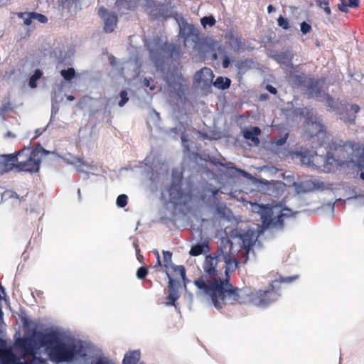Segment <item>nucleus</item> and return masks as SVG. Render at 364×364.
Wrapping results in <instances>:
<instances>
[{
  "label": "nucleus",
  "mask_w": 364,
  "mask_h": 364,
  "mask_svg": "<svg viewBox=\"0 0 364 364\" xmlns=\"http://www.w3.org/2000/svg\"><path fill=\"white\" fill-rule=\"evenodd\" d=\"M298 193L309 192L320 188L323 183L316 181L306 180L300 183H294Z\"/></svg>",
  "instance_id": "19"
},
{
  "label": "nucleus",
  "mask_w": 364,
  "mask_h": 364,
  "mask_svg": "<svg viewBox=\"0 0 364 364\" xmlns=\"http://www.w3.org/2000/svg\"><path fill=\"white\" fill-rule=\"evenodd\" d=\"M225 39L231 48L238 52L243 48L245 39L241 38L238 34L235 33L232 31H229L225 33Z\"/></svg>",
  "instance_id": "17"
},
{
  "label": "nucleus",
  "mask_w": 364,
  "mask_h": 364,
  "mask_svg": "<svg viewBox=\"0 0 364 364\" xmlns=\"http://www.w3.org/2000/svg\"><path fill=\"white\" fill-rule=\"evenodd\" d=\"M45 129H44L43 131H41L39 129H36V136H40Z\"/></svg>",
  "instance_id": "60"
},
{
  "label": "nucleus",
  "mask_w": 364,
  "mask_h": 364,
  "mask_svg": "<svg viewBox=\"0 0 364 364\" xmlns=\"http://www.w3.org/2000/svg\"><path fill=\"white\" fill-rule=\"evenodd\" d=\"M4 196H9L10 198H18V196L16 193L12 191H6Z\"/></svg>",
  "instance_id": "53"
},
{
  "label": "nucleus",
  "mask_w": 364,
  "mask_h": 364,
  "mask_svg": "<svg viewBox=\"0 0 364 364\" xmlns=\"http://www.w3.org/2000/svg\"><path fill=\"white\" fill-rule=\"evenodd\" d=\"M250 206L253 213L260 215L264 228L270 227L282 228L284 218H289L297 213L296 212H292L289 208H283L281 204L264 205L257 203H251Z\"/></svg>",
  "instance_id": "3"
},
{
  "label": "nucleus",
  "mask_w": 364,
  "mask_h": 364,
  "mask_svg": "<svg viewBox=\"0 0 364 364\" xmlns=\"http://www.w3.org/2000/svg\"><path fill=\"white\" fill-rule=\"evenodd\" d=\"M220 260V257H218V251L216 252L215 256H213L212 255H209L205 257V259L203 264V269L207 274L202 275L198 279L194 280L193 283L197 288H198V287L196 285V282L200 280L203 277H206V279L209 282L213 281V280H217V281H218V280L225 281V279L228 280V278H225L224 279H221L220 277H218V275L216 274L217 270L215 268H216L217 264ZM198 289V295L203 296L205 297L207 299L211 301V299H209L208 297L201 294L200 292V289Z\"/></svg>",
  "instance_id": "10"
},
{
  "label": "nucleus",
  "mask_w": 364,
  "mask_h": 364,
  "mask_svg": "<svg viewBox=\"0 0 364 364\" xmlns=\"http://www.w3.org/2000/svg\"><path fill=\"white\" fill-rule=\"evenodd\" d=\"M120 100L118 102V105L120 107H122L125 105V104L128 102V93L126 90H122L119 93Z\"/></svg>",
  "instance_id": "38"
},
{
  "label": "nucleus",
  "mask_w": 364,
  "mask_h": 364,
  "mask_svg": "<svg viewBox=\"0 0 364 364\" xmlns=\"http://www.w3.org/2000/svg\"><path fill=\"white\" fill-rule=\"evenodd\" d=\"M146 44L149 50L150 60L157 70L161 69L165 59L171 58L176 60L182 55L180 46L165 43L158 36Z\"/></svg>",
  "instance_id": "4"
},
{
  "label": "nucleus",
  "mask_w": 364,
  "mask_h": 364,
  "mask_svg": "<svg viewBox=\"0 0 364 364\" xmlns=\"http://www.w3.org/2000/svg\"><path fill=\"white\" fill-rule=\"evenodd\" d=\"M207 191L210 192L213 197H215L219 192V189L213 186H210Z\"/></svg>",
  "instance_id": "49"
},
{
  "label": "nucleus",
  "mask_w": 364,
  "mask_h": 364,
  "mask_svg": "<svg viewBox=\"0 0 364 364\" xmlns=\"http://www.w3.org/2000/svg\"><path fill=\"white\" fill-rule=\"evenodd\" d=\"M11 109V107L9 102L4 103L0 108V116H2L7 110Z\"/></svg>",
  "instance_id": "46"
},
{
  "label": "nucleus",
  "mask_w": 364,
  "mask_h": 364,
  "mask_svg": "<svg viewBox=\"0 0 364 364\" xmlns=\"http://www.w3.org/2000/svg\"><path fill=\"white\" fill-rule=\"evenodd\" d=\"M359 169L360 171V177L364 180V157L361 158L359 161Z\"/></svg>",
  "instance_id": "48"
},
{
  "label": "nucleus",
  "mask_w": 364,
  "mask_h": 364,
  "mask_svg": "<svg viewBox=\"0 0 364 364\" xmlns=\"http://www.w3.org/2000/svg\"><path fill=\"white\" fill-rule=\"evenodd\" d=\"M288 136H289V134L286 133L284 136L281 137L280 139H276L274 141L275 144L277 146H282V145L284 144L287 141Z\"/></svg>",
  "instance_id": "47"
},
{
  "label": "nucleus",
  "mask_w": 364,
  "mask_h": 364,
  "mask_svg": "<svg viewBox=\"0 0 364 364\" xmlns=\"http://www.w3.org/2000/svg\"><path fill=\"white\" fill-rule=\"evenodd\" d=\"M148 274V271L146 267H141L137 269L136 276L139 279H143L146 277Z\"/></svg>",
  "instance_id": "44"
},
{
  "label": "nucleus",
  "mask_w": 364,
  "mask_h": 364,
  "mask_svg": "<svg viewBox=\"0 0 364 364\" xmlns=\"http://www.w3.org/2000/svg\"><path fill=\"white\" fill-rule=\"evenodd\" d=\"M214 77L213 73L210 68L204 67L197 71L194 75V83L196 85L205 88L210 86Z\"/></svg>",
  "instance_id": "14"
},
{
  "label": "nucleus",
  "mask_w": 364,
  "mask_h": 364,
  "mask_svg": "<svg viewBox=\"0 0 364 364\" xmlns=\"http://www.w3.org/2000/svg\"><path fill=\"white\" fill-rule=\"evenodd\" d=\"M180 35L186 47L196 48L199 41V31L193 25L185 23L180 26Z\"/></svg>",
  "instance_id": "11"
},
{
  "label": "nucleus",
  "mask_w": 364,
  "mask_h": 364,
  "mask_svg": "<svg viewBox=\"0 0 364 364\" xmlns=\"http://www.w3.org/2000/svg\"><path fill=\"white\" fill-rule=\"evenodd\" d=\"M266 89L271 93V94H273V95H275L277 93V89L270 85H267V87H266Z\"/></svg>",
  "instance_id": "54"
},
{
  "label": "nucleus",
  "mask_w": 364,
  "mask_h": 364,
  "mask_svg": "<svg viewBox=\"0 0 364 364\" xmlns=\"http://www.w3.org/2000/svg\"><path fill=\"white\" fill-rule=\"evenodd\" d=\"M313 154L311 151L301 148L293 154V159H299L301 164L311 166L313 164Z\"/></svg>",
  "instance_id": "21"
},
{
  "label": "nucleus",
  "mask_w": 364,
  "mask_h": 364,
  "mask_svg": "<svg viewBox=\"0 0 364 364\" xmlns=\"http://www.w3.org/2000/svg\"><path fill=\"white\" fill-rule=\"evenodd\" d=\"M181 138L184 152H190L191 149L190 141L186 138V136L183 133L181 134Z\"/></svg>",
  "instance_id": "40"
},
{
  "label": "nucleus",
  "mask_w": 364,
  "mask_h": 364,
  "mask_svg": "<svg viewBox=\"0 0 364 364\" xmlns=\"http://www.w3.org/2000/svg\"><path fill=\"white\" fill-rule=\"evenodd\" d=\"M230 63V62L229 58L227 55H225L223 60V67L224 68H227L229 67Z\"/></svg>",
  "instance_id": "52"
},
{
  "label": "nucleus",
  "mask_w": 364,
  "mask_h": 364,
  "mask_svg": "<svg viewBox=\"0 0 364 364\" xmlns=\"http://www.w3.org/2000/svg\"><path fill=\"white\" fill-rule=\"evenodd\" d=\"M273 58L280 64L289 66L291 64L292 55L289 51L282 52L273 56Z\"/></svg>",
  "instance_id": "25"
},
{
  "label": "nucleus",
  "mask_w": 364,
  "mask_h": 364,
  "mask_svg": "<svg viewBox=\"0 0 364 364\" xmlns=\"http://www.w3.org/2000/svg\"><path fill=\"white\" fill-rule=\"evenodd\" d=\"M127 200L128 198L127 195L121 194L117 197L116 203L119 208H124L127 204Z\"/></svg>",
  "instance_id": "39"
},
{
  "label": "nucleus",
  "mask_w": 364,
  "mask_h": 364,
  "mask_svg": "<svg viewBox=\"0 0 364 364\" xmlns=\"http://www.w3.org/2000/svg\"><path fill=\"white\" fill-rule=\"evenodd\" d=\"M232 243L228 239H222L220 245L218 250V257H220V260H223L225 264V274L228 277L229 272L235 271L237 268L238 262L232 253Z\"/></svg>",
  "instance_id": "9"
},
{
  "label": "nucleus",
  "mask_w": 364,
  "mask_h": 364,
  "mask_svg": "<svg viewBox=\"0 0 364 364\" xmlns=\"http://www.w3.org/2000/svg\"><path fill=\"white\" fill-rule=\"evenodd\" d=\"M143 85L144 87H149L151 90H154L155 89V86L151 85V80L149 79L144 78Z\"/></svg>",
  "instance_id": "50"
},
{
  "label": "nucleus",
  "mask_w": 364,
  "mask_h": 364,
  "mask_svg": "<svg viewBox=\"0 0 364 364\" xmlns=\"http://www.w3.org/2000/svg\"><path fill=\"white\" fill-rule=\"evenodd\" d=\"M166 274L168 278V295L166 297V304L167 306H175V302L180 297V294L178 292L180 282L173 279L168 271H166Z\"/></svg>",
  "instance_id": "16"
},
{
  "label": "nucleus",
  "mask_w": 364,
  "mask_h": 364,
  "mask_svg": "<svg viewBox=\"0 0 364 364\" xmlns=\"http://www.w3.org/2000/svg\"><path fill=\"white\" fill-rule=\"evenodd\" d=\"M205 247L208 248V245L205 243L196 244L191 247L189 253L192 256H198L203 254Z\"/></svg>",
  "instance_id": "31"
},
{
  "label": "nucleus",
  "mask_w": 364,
  "mask_h": 364,
  "mask_svg": "<svg viewBox=\"0 0 364 364\" xmlns=\"http://www.w3.org/2000/svg\"><path fill=\"white\" fill-rule=\"evenodd\" d=\"M275 11V8L272 5H269L267 7V11L268 13H272V11Z\"/></svg>",
  "instance_id": "58"
},
{
  "label": "nucleus",
  "mask_w": 364,
  "mask_h": 364,
  "mask_svg": "<svg viewBox=\"0 0 364 364\" xmlns=\"http://www.w3.org/2000/svg\"><path fill=\"white\" fill-rule=\"evenodd\" d=\"M182 173L174 169L172 171L171 186L162 191V198L174 206L186 205L191 198L190 191H186L181 188Z\"/></svg>",
  "instance_id": "6"
},
{
  "label": "nucleus",
  "mask_w": 364,
  "mask_h": 364,
  "mask_svg": "<svg viewBox=\"0 0 364 364\" xmlns=\"http://www.w3.org/2000/svg\"><path fill=\"white\" fill-rule=\"evenodd\" d=\"M156 264H155L154 267H161V259H160V255H158L157 258H156Z\"/></svg>",
  "instance_id": "57"
},
{
  "label": "nucleus",
  "mask_w": 364,
  "mask_h": 364,
  "mask_svg": "<svg viewBox=\"0 0 364 364\" xmlns=\"http://www.w3.org/2000/svg\"><path fill=\"white\" fill-rule=\"evenodd\" d=\"M43 75V73L40 69H36L29 80V86L31 88H36L37 86V80Z\"/></svg>",
  "instance_id": "32"
},
{
  "label": "nucleus",
  "mask_w": 364,
  "mask_h": 364,
  "mask_svg": "<svg viewBox=\"0 0 364 364\" xmlns=\"http://www.w3.org/2000/svg\"><path fill=\"white\" fill-rule=\"evenodd\" d=\"M324 83L323 79H311L308 84V95L309 97L318 100L327 99L328 100H331L332 98L323 90Z\"/></svg>",
  "instance_id": "12"
},
{
  "label": "nucleus",
  "mask_w": 364,
  "mask_h": 364,
  "mask_svg": "<svg viewBox=\"0 0 364 364\" xmlns=\"http://www.w3.org/2000/svg\"><path fill=\"white\" fill-rule=\"evenodd\" d=\"M318 6L322 9L327 15L331 14V9L328 6V2L326 1H318Z\"/></svg>",
  "instance_id": "42"
},
{
  "label": "nucleus",
  "mask_w": 364,
  "mask_h": 364,
  "mask_svg": "<svg viewBox=\"0 0 364 364\" xmlns=\"http://www.w3.org/2000/svg\"><path fill=\"white\" fill-rule=\"evenodd\" d=\"M131 64H134V69L136 70L138 68V65H137V63L136 62H134L133 60H130L129 61H127V63H125L124 64V68L126 66H129Z\"/></svg>",
  "instance_id": "56"
},
{
  "label": "nucleus",
  "mask_w": 364,
  "mask_h": 364,
  "mask_svg": "<svg viewBox=\"0 0 364 364\" xmlns=\"http://www.w3.org/2000/svg\"><path fill=\"white\" fill-rule=\"evenodd\" d=\"M48 154H55V153L50 152L40 145L33 151L29 148L24 149L18 151L16 155V168L21 171L37 172L40 168L42 156Z\"/></svg>",
  "instance_id": "5"
},
{
  "label": "nucleus",
  "mask_w": 364,
  "mask_h": 364,
  "mask_svg": "<svg viewBox=\"0 0 364 364\" xmlns=\"http://www.w3.org/2000/svg\"><path fill=\"white\" fill-rule=\"evenodd\" d=\"M14 137V135L11 132H8L6 134H5V137Z\"/></svg>",
  "instance_id": "62"
},
{
  "label": "nucleus",
  "mask_w": 364,
  "mask_h": 364,
  "mask_svg": "<svg viewBox=\"0 0 364 364\" xmlns=\"http://www.w3.org/2000/svg\"><path fill=\"white\" fill-rule=\"evenodd\" d=\"M300 30L303 34H307L311 30V26L308 23L303 21L300 25Z\"/></svg>",
  "instance_id": "43"
},
{
  "label": "nucleus",
  "mask_w": 364,
  "mask_h": 364,
  "mask_svg": "<svg viewBox=\"0 0 364 364\" xmlns=\"http://www.w3.org/2000/svg\"><path fill=\"white\" fill-rule=\"evenodd\" d=\"M306 132L311 137L323 132V125L316 117H311L306 120Z\"/></svg>",
  "instance_id": "20"
},
{
  "label": "nucleus",
  "mask_w": 364,
  "mask_h": 364,
  "mask_svg": "<svg viewBox=\"0 0 364 364\" xmlns=\"http://www.w3.org/2000/svg\"><path fill=\"white\" fill-rule=\"evenodd\" d=\"M260 100H264L267 98V94H262L259 97Z\"/></svg>",
  "instance_id": "61"
},
{
  "label": "nucleus",
  "mask_w": 364,
  "mask_h": 364,
  "mask_svg": "<svg viewBox=\"0 0 364 364\" xmlns=\"http://www.w3.org/2000/svg\"><path fill=\"white\" fill-rule=\"evenodd\" d=\"M15 161L16 162V155H0V166H1L4 173H7L13 168Z\"/></svg>",
  "instance_id": "23"
},
{
  "label": "nucleus",
  "mask_w": 364,
  "mask_h": 364,
  "mask_svg": "<svg viewBox=\"0 0 364 364\" xmlns=\"http://www.w3.org/2000/svg\"><path fill=\"white\" fill-rule=\"evenodd\" d=\"M257 232L250 228H236L230 232V237L236 240L240 247L243 249L241 255L244 257L245 263L247 260V255L257 240Z\"/></svg>",
  "instance_id": "8"
},
{
  "label": "nucleus",
  "mask_w": 364,
  "mask_h": 364,
  "mask_svg": "<svg viewBox=\"0 0 364 364\" xmlns=\"http://www.w3.org/2000/svg\"><path fill=\"white\" fill-rule=\"evenodd\" d=\"M213 163L215 165H219L228 169H235L237 171L241 173L244 176L247 177L250 174L244 170L237 168L232 162L222 163L218 160L213 161Z\"/></svg>",
  "instance_id": "30"
},
{
  "label": "nucleus",
  "mask_w": 364,
  "mask_h": 364,
  "mask_svg": "<svg viewBox=\"0 0 364 364\" xmlns=\"http://www.w3.org/2000/svg\"><path fill=\"white\" fill-rule=\"evenodd\" d=\"M65 162L68 164L73 165L78 172H85V169L96 170L95 165L87 161H82L81 159L77 158L70 153H66L64 155H58Z\"/></svg>",
  "instance_id": "13"
},
{
  "label": "nucleus",
  "mask_w": 364,
  "mask_h": 364,
  "mask_svg": "<svg viewBox=\"0 0 364 364\" xmlns=\"http://www.w3.org/2000/svg\"><path fill=\"white\" fill-rule=\"evenodd\" d=\"M115 60H116V59H115V58H114L113 56H112V57H111V58H109L110 63H111L112 65H114V61Z\"/></svg>",
  "instance_id": "64"
},
{
  "label": "nucleus",
  "mask_w": 364,
  "mask_h": 364,
  "mask_svg": "<svg viewBox=\"0 0 364 364\" xmlns=\"http://www.w3.org/2000/svg\"><path fill=\"white\" fill-rule=\"evenodd\" d=\"M359 5V0H341L338 4V9L342 12H347L348 7L356 8Z\"/></svg>",
  "instance_id": "28"
},
{
  "label": "nucleus",
  "mask_w": 364,
  "mask_h": 364,
  "mask_svg": "<svg viewBox=\"0 0 364 364\" xmlns=\"http://www.w3.org/2000/svg\"><path fill=\"white\" fill-rule=\"evenodd\" d=\"M58 107H56L54 104H53L50 121L52 120L53 115L56 114L58 113Z\"/></svg>",
  "instance_id": "55"
},
{
  "label": "nucleus",
  "mask_w": 364,
  "mask_h": 364,
  "mask_svg": "<svg viewBox=\"0 0 364 364\" xmlns=\"http://www.w3.org/2000/svg\"><path fill=\"white\" fill-rule=\"evenodd\" d=\"M41 342L48 348V360L55 364L62 363L72 364H115L102 353H92L89 343L71 337L61 336L58 332L51 331L42 335Z\"/></svg>",
  "instance_id": "2"
},
{
  "label": "nucleus",
  "mask_w": 364,
  "mask_h": 364,
  "mask_svg": "<svg viewBox=\"0 0 364 364\" xmlns=\"http://www.w3.org/2000/svg\"><path fill=\"white\" fill-rule=\"evenodd\" d=\"M261 130L258 127H253L242 131L243 137L245 139L250 140L254 146H258L259 139L258 136L260 134Z\"/></svg>",
  "instance_id": "22"
},
{
  "label": "nucleus",
  "mask_w": 364,
  "mask_h": 364,
  "mask_svg": "<svg viewBox=\"0 0 364 364\" xmlns=\"http://www.w3.org/2000/svg\"><path fill=\"white\" fill-rule=\"evenodd\" d=\"M268 190L272 191V193L279 194L281 191H283L284 184L279 181L268 183Z\"/></svg>",
  "instance_id": "33"
},
{
  "label": "nucleus",
  "mask_w": 364,
  "mask_h": 364,
  "mask_svg": "<svg viewBox=\"0 0 364 364\" xmlns=\"http://www.w3.org/2000/svg\"><path fill=\"white\" fill-rule=\"evenodd\" d=\"M196 284L200 294L210 299L213 306L218 309H220L225 304L245 303L247 301L256 306L265 308L277 301L280 296L274 290V286L267 290L248 291L233 288L228 279L209 282L206 277L196 281Z\"/></svg>",
  "instance_id": "1"
},
{
  "label": "nucleus",
  "mask_w": 364,
  "mask_h": 364,
  "mask_svg": "<svg viewBox=\"0 0 364 364\" xmlns=\"http://www.w3.org/2000/svg\"><path fill=\"white\" fill-rule=\"evenodd\" d=\"M353 153V144L350 141H344L340 139L334 140L327 152L326 163L328 165L336 163L341 166L352 160L351 156Z\"/></svg>",
  "instance_id": "7"
},
{
  "label": "nucleus",
  "mask_w": 364,
  "mask_h": 364,
  "mask_svg": "<svg viewBox=\"0 0 364 364\" xmlns=\"http://www.w3.org/2000/svg\"><path fill=\"white\" fill-rule=\"evenodd\" d=\"M166 82L170 88L173 90H179L181 86V81L183 78L181 74H176V76L169 77L166 76Z\"/></svg>",
  "instance_id": "26"
},
{
  "label": "nucleus",
  "mask_w": 364,
  "mask_h": 364,
  "mask_svg": "<svg viewBox=\"0 0 364 364\" xmlns=\"http://www.w3.org/2000/svg\"><path fill=\"white\" fill-rule=\"evenodd\" d=\"M346 114H341V119L345 122L350 124L354 123L355 120V114L360 111V107L358 105H349L346 107Z\"/></svg>",
  "instance_id": "24"
},
{
  "label": "nucleus",
  "mask_w": 364,
  "mask_h": 364,
  "mask_svg": "<svg viewBox=\"0 0 364 364\" xmlns=\"http://www.w3.org/2000/svg\"><path fill=\"white\" fill-rule=\"evenodd\" d=\"M18 17L23 20V23L26 26L31 24L32 21H37L41 23H46L48 21V18L41 14L36 12L28 13H19Z\"/></svg>",
  "instance_id": "18"
},
{
  "label": "nucleus",
  "mask_w": 364,
  "mask_h": 364,
  "mask_svg": "<svg viewBox=\"0 0 364 364\" xmlns=\"http://www.w3.org/2000/svg\"><path fill=\"white\" fill-rule=\"evenodd\" d=\"M81 0H59L60 6L68 11H77L80 9Z\"/></svg>",
  "instance_id": "27"
},
{
  "label": "nucleus",
  "mask_w": 364,
  "mask_h": 364,
  "mask_svg": "<svg viewBox=\"0 0 364 364\" xmlns=\"http://www.w3.org/2000/svg\"><path fill=\"white\" fill-rule=\"evenodd\" d=\"M279 26L282 27L284 30H288L290 28L288 19L279 16L277 19Z\"/></svg>",
  "instance_id": "41"
},
{
  "label": "nucleus",
  "mask_w": 364,
  "mask_h": 364,
  "mask_svg": "<svg viewBox=\"0 0 364 364\" xmlns=\"http://www.w3.org/2000/svg\"><path fill=\"white\" fill-rule=\"evenodd\" d=\"M231 80L228 77H218L213 82V85L219 89L225 90L230 87Z\"/></svg>",
  "instance_id": "29"
},
{
  "label": "nucleus",
  "mask_w": 364,
  "mask_h": 364,
  "mask_svg": "<svg viewBox=\"0 0 364 364\" xmlns=\"http://www.w3.org/2000/svg\"><path fill=\"white\" fill-rule=\"evenodd\" d=\"M99 16L104 21V30L107 33L112 32L117 23V16L114 12H109L105 8L100 7L98 11Z\"/></svg>",
  "instance_id": "15"
},
{
  "label": "nucleus",
  "mask_w": 364,
  "mask_h": 364,
  "mask_svg": "<svg viewBox=\"0 0 364 364\" xmlns=\"http://www.w3.org/2000/svg\"><path fill=\"white\" fill-rule=\"evenodd\" d=\"M67 99H68V100H69V101H73V100H75V97H74L73 95H68V96H67Z\"/></svg>",
  "instance_id": "63"
},
{
  "label": "nucleus",
  "mask_w": 364,
  "mask_h": 364,
  "mask_svg": "<svg viewBox=\"0 0 364 364\" xmlns=\"http://www.w3.org/2000/svg\"><path fill=\"white\" fill-rule=\"evenodd\" d=\"M355 198H359L360 201L364 204V196H358ZM354 199V198H350L349 200Z\"/></svg>",
  "instance_id": "59"
},
{
  "label": "nucleus",
  "mask_w": 364,
  "mask_h": 364,
  "mask_svg": "<svg viewBox=\"0 0 364 364\" xmlns=\"http://www.w3.org/2000/svg\"><path fill=\"white\" fill-rule=\"evenodd\" d=\"M163 255H164V267H172V265H174L172 263L171 257H172V253L169 251H163Z\"/></svg>",
  "instance_id": "37"
},
{
  "label": "nucleus",
  "mask_w": 364,
  "mask_h": 364,
  "mask_svg": "<svg viewBox=\"0 0 364 364\" xmlns=\"http://www.w3.org/2000/svg\"><path fill=\"white\" fill-rule=\"evenodd\" d=\"M61 75L64 78V80L67 81L71 80L75 76V71L74 68H70L67 70H62L60 72Z\"/></svg>",
  "instance_id": "35"
},
{
  "label": "nucleus",
  "mask_w": 364,
  "mask_h": 364,
  "mask_svg": "<svg viewBox=\"0 0 364 364\" xmlns=\"http://www.w3.org/2000/svg\"><path fill=\"white\" fill-rule=\"evenodd\" d=\"M179 132H181V127H179V128L175 127V128L170 129L169 131L167 132V133L168 134L176 135V134H178L179 133Z\"/></svg>",
  "instance_id": "51"
},
{
  "label": "nucleus",
  "mask_w": 364,
  "mask_h": 364,
  "mask_svg": "<svg viewBox=\"0 0 364 364\" xmlns=\"http://www.w3.org/2000/svg\"><path fill=\"white\" fill-rule=\"evenodd\" d=\"M215 19L213 16H204L200 19V23L204 28L207 26L211 27L215 24Z\"/></svg>",
  "instance_id": "36"
},
{
  "label": "nucleus",
  "mask_w": 364,
  "mask_h": 364,
  "mask_svg": "<svg viewBox=\"0 0 364 364\" xmlns=\"http://www.w3.org/2000/svg\"><path fill=\"white\" fill-rule=\"evenodd\" d=\"M171 268L175 273L180 274L185 285H186V282H189V280L186 277V269L183 266L174 264V265H172Z\"/></svg>",
  "instance_id": "34"
},
{
  "label": "nucleus",
  "mask_w": 364,
  "mask_h": 364,
  "mask_svg": "<svg viewBox=\"0 0 364 364\" xmlns=\"http://www.w3.org/2000/svg\"><path fill=\"white\" fill-rule=\"evenodd\" d=\"M297 276H291V277H282L279 279V282L281 283H291L293 281L296 280L297 279Z\"/></svg>",
  "instance_id": "45"
}]
</instances>
